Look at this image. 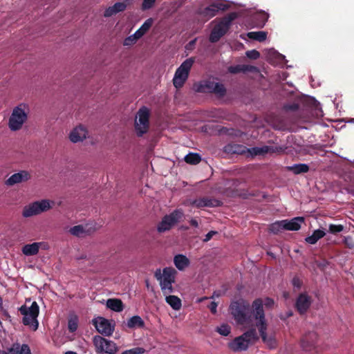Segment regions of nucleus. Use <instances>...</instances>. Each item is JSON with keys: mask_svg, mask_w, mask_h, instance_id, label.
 Wrapping results in <instances>:
<instances>
[{"mask_svg": "<svg viewBox=\"0 0 354 354\" xmlns=\"http://www.w3.org/2000/svg\"><path fill=\"white\" fill-rule=\"evenodd\" d=\"M165 300L174 310H177L181 308V300L177 296H167Z\"/></svg>", "mask_w": 354, "mask_h": 354, "instance_id": "obj_29", "label": "nucleus"}, {"mask_svg": "<svg viewBox=\"0 0 354 354\" xmlns=\"http://www.w3.org/2000/svg\"><path fill=\"white\" fill-rule=\"evenodd\" d=\"M283 221H285L283 228L286 230L297 231L300 229L301 223L304 221V218L298 216L290 220H283Z\"/></svg>", "mask_w": 354, "mask_h": 354, "instance_id": "obj_20", "label": "nucleus"}, {"mask_svg": "<svg viewBox=\"0 0 354 354\" xmlns=\"http://www.w3.org/2000/svg\"><path fill=\"white\" fill-rule=\"evenodd\" d=\"M243 337L247 340V342L250 344L259 339L257 330L255 328H250V330L245 332L241 335Z\"/></svg>", "mask_w": 354, "mask_h": 354, "instance_id": "obj_31", "label": "nucleus"}, {"mask_svg": "<svg viewBox=\"0 0 354 354\" xmlns=\"http://www.w3.org/2000/svg\"><path fill=\"white\" fill-rule=\"evenodd\" d=\"M216 308H217V304L215 301L211 302V304L209 306V308L213 314H216Z\"/></svg>", "mask_w": 354, "mask_h": 354, "instance_id": "obj_52", "label": "nucleus"}, {"mask_svg": "<svg viewBox=\"0 0 354 354\" xmlns=\"http://www.w3.org/2000/svg\"><path fill=\"white\" fill-rule=\"evenodd\" d=\"M146 286H147V287L149 288V283L148 280H146Z\"/></svg>", "mask_w": 354, "mask_h": 354, "instance_id": "obj_57", "label": "nucleus"}, {"mask_svg": "<svg viewBox=\"0 0 354 354\" xmlns=\"http://www.w3.org/2000/svg\"><path fill=\"white\" fill-rule=\"evenodd\" d=\"M194 63V58L190 57L185 59L176 69L173 78L174 86L176 88L183 87L188 79L189 71Z\"/></svg>", "mask_w": 354, "mask_h": 354, "instance_id": "obj_6", "label": "nucleus"}, {"mask_svg": "<svg viewBox=\"0 0 354 354\" xmlns=\"http://www.w3.org/2000/svg\"><path fill=\"white\" fill-rule=\"evenodd\" d=\"M252 150L255 155H260V154H263L264 153L268 152V147H261V148L254 147V148H252Z\"/></svg>", "mask_w": 354, "mask_h": 354, "instance_id": "obj_49", "label": "nucleus"}, {"mask_svg": "<svg viewBox=\"0 0 354 354\" xmlns=\"http://www.w3.org/2000/svg\"><path fill=\"white\" fill-rule=\"evenodd\" d=\"M195 91L203 93H214L219 97H223L226 94V89L223 84L206 80L194 85Z\"/></svg>", "mask_w": 354, "mask_h": 354, "instance_id": "obj_8", "label": "nucleus"}, {"mask_svg": "<svg viewBox=\"0 0 354 354\" xmlns=\"http://www.w3.org/2000/svg\"><path fill=\"white\" fill-rule=\"evenodd\" d=\"M70 232L73 235L80 236L84 232V230L82 225H75V226L71 227L70 229Z\"/></svg>", "mask_w": 354, "mask_h": 354, "instance_id": "obj_42", "label": "nucleus"}, {"mask_svg": "<svg viewBox=\"0 0 354 354\" xmlns=\"http://www.w3.org/2000/svg\"><path fill=\"white\" fill-rule=\"evenodd\" d=\"M216 14L217 12L215 8L212 7V3H211L209 6L204 8L201 12V15H202L203 17L205 18L206 21L216 16Z\"/></svg>", "mask_w": 354, "mask_h": 354, "instance_id": "obj_33", "label": "nucleus"}, {"mask_svg": "<svg viewBox=\"0 0 354 354\" xmlns=\"http://www.w3.org/2000/svg\"><path fill=\"white\" fill-rule=\"evenodd\" d=\"M184 214L181 209H175L169 214L164 216L161 221L157 225V231L159 233H163L170 230L174 227L183 217Z\"/></svg>", "mask_w": 354, "mask_h": 354, "instance_id": "obj_7", "label": "nucleus"}, {"mask_svg": "<svg viewBox=\"0 0 354 354\" xmlns=\"http://www.w3.org/2000/svg\"><path fill=\"white\" fill-rule=\"evenodd\" d=\"M174 263L179 270H184L190 264L189 259L183 254H176L174 258Z\"/></svg>", "mask_w": 354, "mask_h": 354, "instance_id": "obj_22", "label": "nucleus"}, {"mask_svg": "<svg viewBox=\"0 0 354 354\" xmlns=\"http://www.w3.org/2000/svg\"><path fill=\"white\" fill-rule=\"evenodd\" d=\"M106 307L113 311L120 313L124 309V304L120 299H109L106 301Z\"/></svg>", "mask_w": 354, "mask_h": 354, "instance_id": "obj_24", "label": "nucleus"}, {"mask_svg": "<svg viewBox=\"0 0 354 354\" xmlns=\"http://www.w3.org/2000/svg\"><path fill=\"white\" fill-rule=\"evenodd\" d=\"M212 7H214L216 12H218L219 10H226L229 8V6L225 3L224 0H216L212 3Z\"/></svg>", "mask_w": 354, "mask_h": 354, "instance_id": "obj_37", "label": "nucleus"}, {"mask_svg": "<svg viewBox=\"0 0 354 354\" xmlns=\"http://www.w3.org/2000/svg\"><path fill=\"white\" fill-rule=\"evenodd\" d=\"M50 208L51 205L48 200L35 201L24 207L22 215L28 218L46 212Z\"/></svg>", "mask_w": 354, "mask_h": 354, "instance_id": "obj_10", "label": "nucleus"}, {"mask_svg": "<svg viewBox=\"0 0 354 354\" xmlns=\"http://www.w3.org/2000/svg\"><path fill=\"white\" fill-rule=\"evenodd\" d=\"M301 105L311 109H317L319 106V103L313 97H304L292 103L285 104L283 106V109L286 112H299Z\"/></svg>", "mask_w": 354, "mask_h": 354, "instance_id": "obj_11", "label": "nucleus"}, {"mask_svg": "<svg viewBox=\"0 0 354 354\" xmlns=\"http://www.w3.org/2000/svg\"><path fill=\"white\" fill-rule=\"evenodd\" d=\"M284 222L285 221L282 220L272 223L269 227V230L275 234L279 233L281 230H285L283 228Z\"/></svg>", "mask_w": 354, "mask_h": 354, "instance_id": "obj_36", "label": "nucleus"}, {"mask_svg": "<svg viewBox=\"0 0 354 354\" xmlns=\"http://www.w3.org/2000/svg\"><path fill=\"white\" fill-rule=\"evenodd\" d=\"M153 24L152 19H147L143 24L138 29L135 33L134 37L140 39L151 28Z\"/></svg>", "mask_w": 354, "mask_h": 354, "instance_id": "obj_25", "label": "nucleus"}, {"mask_svg": "<svg viewBox=\"0 0 354 354\" xmlns=\"http://www.w3.org/2000/svg\"><path fill=\"white\" fill-rule=\"evenodd\" d=\"M245 54L251 59H257L260 57V53L257 50H248Z\"/></svg>", "mask_w": 354, "mask_h": 354, "instance_id": "obj_43", "label": "nucleus"}, {"mask_svg": "<svg viewBox=\"0 0 354 354\" xmlns=\"http://www.w3.org/2000/svg\"><path fill=\"white\" fill-rule=\"evenodd\" d=\"M93 342L97 353L115 354L118 351V347L114 342L100 335L94 336Z\"/></svg>", "mask_w": 354, "mask_h": 354, "instance_id": "obj_12", "label": "nucleus"}, {"mask_svg": "<svg viewBox=\"0 0 354 354\" xmlns=\"http://www.w3.org/2000/svg\"><path fill=\"white\" fill-rule=\"evenodd\" d=\"M26 105L21 104L15 107L8 120V127L11 131H16L21 129L28 119Z\"/></svg>", "mask_w": 354, "mask_h": 354, "instance_id": "obj_5", "label": "nucleus"}, {"mask_svg": "<svg viewBox=\"0 0 354 354\" xmlns=\"http://www.w3.org/2000/svg\"><path fill=\"white\" fill-rule=\"evenodd\" d=\"M113 8L117 13L124 11L127 8V4L124 2H117L113 6Z\"/></svg>", "mask_w": 354, "mask_h": 354, "instance_id": "obj_44", "label": "nucleus"}, {"mask_svg": "<svg viewBox=\"0 0 354 354\" xmlns=\"http://www.w3.org/2000/svg\"><path fill=\"white\" fill-rule=\"evenodd\" d=\"M24 315L22 322L25 326H32L33 330H36L39 326L37 317L39 313V307L36 301H33L30 307L21 306L19 309Z\"/></svg>", "mask_w": 354, "mask_h": 354, "instance_id": "obj_4", "label": "nucleus"}, {"mask_svg": "<svg viewBox=\"0 0 354 354\" xmlns=\"http://www.w3.org/2000/svg\"><path fill=\"white\" fill-rule=\"evenodd\" d=\"M189 223L192 226L194 227H198V222L196 219L195 218H192L189 221Z\"/></svg>", "mask_w": 354, "mask_h": 354, "instance_id": "obj_53", "label": "nucleus"}, {"mask_svg": "<svg viewBox=\"0 0 354 354\" xmlns=\"http://www.w3.org/2000/svg\"><path fill=\"white\" fill-rule=\"evenodd\" d=\"M42 243L35 242L31 244H26L22 248V252L26 256H33L38 253L39 247Z\"/></svg>", "mask_w": 354, "mask_h": 354, "instance_id": "obj_23", "label": "nucleus"}, {"mask_svg": "<svg viewBox=\"0 0 354 354\" xmlns=\"http://www.w3.org/2000/svg\"><path fill=\"white\" fill-rule=\"evenodd\" d=\"M249 39L262 42L267 38V33L263 31L249 32L247 34Z\"/></svg>", "mask_w": 354, "mask_h": 354, "instance_id": "obj_32", "label": "nucleus"}, {"mask_svg": "<svg viewBox=\"0 0 354 354\" xmlns=\"http://www.w3.org/2000/svg\"><path fill=\"white\" fill-rule=\"evenodd\" d=\"M117 14L115 10L113 8V6H110L108 8H106L104 11V16L105 17H109L114 15Z\"/></svg>", "mask_w": 354, "mask_h": 354, "instance_id": "obj_48", "label": "nucleus"}, {"mask_svg": "<svg viewBox=\"0 0 354 354\" xmlns=\"http://www.w3.org/2000/svg\"><path fill=\"white\" fill-rule=\"evenodd\" d=\"M0 354H8V352H6L5 351L0 350Z\"/></svg>", "mask_w": 354, "mask_h": 354, "instance_id": "obj_56", "label": "nucleus"}, {"mask_svg": "<svg viewBox=\"0 0 354 354\" xmlns=\"http://www.w3.org/2000/svg\"><path fill=\"white\" fill-rule=\"evenodd\" d=\"M176 274L177 271L172 267L163 268L162 272L160 268L155 271L154 277L159 281L161 290L164 294L173 292L172 283L175 282Z\"/></svg>", "mask_w": 354, "mask_h": 354, "instance_id": "obj_2", "label": "nucleus"}, {"mask_svg": "<svg viewBox=\"0 0 354 354\" xmlns=\"http://www.w3.org/2000/svg\"><path fill=\"white\" fill-rule=\"evenodd\" d=\"M238 17V13L232 12L225 17L214 26L209 35V39L212 43H216L224 36L231 26L232 22Z\"/></svg>", "mask_w": 354, "mask_h": 354, "instance_id": "obj_3", "label": "nucleus"}, {"mask_svg": "<svg viewBox=\"0 0 354 354\" xmlns=\"http://www.w3.org/2000/svg\"><path fill=\"white\" fill-rule=\"evenodd\" d=\"M292 283L295 288L299 289L301 287L302 281L297 277H295L292 280Z\"/></svg>", "mask_w": 354, "mask_h": 354, "instance_id": "obj_50", "label": "nucleus"}, {"mask_svg": "<svg viewBox=\"0 0 354 354\" xmlns=\"http://www.w3.org/2000/svg\"><path fill=\"white\" fill-rule=\"evenodd\" d=\"M249 344L242 335L239 336L234 339L233 341L229 343V348L233 351H245L248 349Z\"/></svg>", "mask_w": 354, "mask_h": 354, "instance_id": "obj_18", "label": "nucleus"}, {"mask_svg": "<svg viewBox=\"0 0 354 354\" xmlns=\"http://www.w3.org/2000/svg\"><path fill=\"white\" fill-rule=\"evenodd\" d=\"M317 340V334L314 331L306 333L301 339V346L306 351H312L315 348Z\"/></svg>", "mask_w": 354, "mask_h": 354, "instance_id": "obj_15", "label": "nucleus"}, {"mask_svg": "<svg viewBox=\"0 0 354 354\" xmlns=\"http://www.w3.org/2000/svg\"><path fill=\"white\" fill-rule=\"evenodd\" d=\"M79 319L76 315H71L68 319V328L71 333H74L78 328Z\"/></svg>", "mask_w": 354, "mask_h": 354, "instance_id": "obj_34", "label": "nucleus"}, {"mask_svg": "<svg viewBox=\"0 0 354 354\" xmlns=\"http://www.w3.org/2000/svg\"><path fill=\"white\" fill-rule=\"evenodd\" d=\"M232 315L237 323L244 324L252 321V318L257 320L262 341L270 347L273 348L276 345V341L272 337H268L266 334L267 324L263 307V301L261 299H255L252 303V308L248 302L244 300L233 301L230 304Z\"/></svg>", "mask_w": 354, "mask_h": 354, "instance_id": "obj_1", "label": "nucleus"}, {"mask_svg": "<svg viewBox=\"0 0 354 354\" xmlns=\"http://www.w3.org/2000/svg\"><path fill=\"white\" fill-rule=\"evenodd\" d=\"M185 161L190 165H197L201 160V156L197 153H189L185 156Z\"/></svg>", "mask_w": 354, "mask_h": 354, "instance_id": "obj_35", "label": "nucleus"}, {"mask_svg": "<svg viewBox=\"0 0 354 354\" xmlns=\"http://www.w3.org/2000/svg\"><path fill=\"white\" fill-rule=\"evenodd\" d=\"M344 243L345 244L346 247L349 249L354 248V241L349 236L344 237Z\"/></svg>", "mask_w": 354, "mask_h": 354, "instance_id": "obj_47", "label": "nucleus"}, {"mask_svg": "<svg viewBox=\"0 0 354 354\" xmlns=\"http://www.w3.org/2000/svg\"><path fill=\"white\" fill-rule=\"evenodd\" d=\"M127 325L129 328H142L145 326V322L140 316L134 315L127 321Z\"/></svg>", "mask_w": 354, "mask_h": 354, "instance_id": "obj_27", "label": "nucleus"}, {"mask_svg": "<svg viewBox=\"0 0 354 354\" xmlns=\"http://www.w3.org/2000/svg\"><path fill=\"white\" fill-rule=\"evenodd\" d=\"M292 315V313H288V316H291Z\"/></svg>", "mask_w": 354, "mask_h": 354, "instance_id": "obj_58", "label": "nucleus"}, {"mask_svg": "<svg viewBox=\"0 0 354 354\" xmlns=\"http://www.w3.org/2000/svg\"><path fill=\"white\" fill-rule=\"evenodd\" d=\"M156 0H143L142 4V10H148L153 7Z\"/></svg>", "mask_w": 354, "mask_h": 354, "instance_id": "obj_46", "label": "nucleus"}, {"mask_svg": "<svg viewBox=\"0 0 354 354\" xmlns=\"http://www.w3.org/2000/svg\"><path fill=\"white\" fill-rule=\"evenodd\" d=\"M228 72L232 74H236L241 72L257 73L259 69L257 66L246 64H238L236 66H230L228 67Z\"/></svg>", "mask_w": 354, "mask_h": 354, "instance_id": "obj_19", "label": "nucleus"}, {"mask_svg": "<svg viewBox=\"0 0 354 354\" xmlns=\"http://www.w3.org/2000/svg\"><path fill=\"white\" fill-rule=\"evenodd\" d=\"M326 233L322 230H316L313 234L306 238V241L309 244H315L318 240L323 238Z\"/></svg>", "mask_w": 354, "mask_h": 354, "instance_id": "obj_28", "label": "nucleus"}, {"mask_svg": "<svg viewBox=\"0 0 354 354\" xmlns=\"http://www.w3.org/2000/svg\"><path fill=\"white\" fill-rule=\"evenodd\" d=\"M312 301L310 297L307 294L301 293L296 301L295 306L298 312L301 314H305L311 305Z\"/></svg>", "mask_w": 354, "mask_h": 354, "instance_id": "obj_17", "label": "nucleus"}, {"mask_svg": "<svg viewBox=\"0 0 354 354\" xmlns=\"http://www.w3.org/2000/svg\"><path fill=\"white\" fill-rule=\"evenodd\" d=\"M218 234V232L216 231H209L206 235H205V239H203V241L204 242H207L209 241L212 237L214 235Z\"/></svg>", "mask_w": 354, "mask_h": 354, "instance_id": "obj_51", "label": "nucleus"}, {"mask_svg": "<svg viewBox=\"0 0 354 354\" xmlns=\"http://www.w3.org/2000/svg\"><path fill=\"white\" fill-rule=\"evenodd\" d=\"M274 304V301L273 299H270V298H267L266 299V303H265V305L266 306H271Z\"/></svg>", "mask_w": 354, "mask_h": 354, "instance_id": "obj_54", "label": "nucleus"}, {"mask_svg": "<svg viewBox=\"0 0 354 354\" xmlns=\"http://www.w3.org/2000/svg\"><path fill=\"white\" fill-rule=\"evenodd\" d=\"M30 177L31 176L28 171L21 170L12 174L5 181V184L8 186H13L15 184L28 181Z\"/></svg>", "mask_w": 354, "mask_h": 354, "instance_id": "obj_16", "label": "nucleus"}, {"mask_svg": "<svg viewBox=\"0 0 354 354\" xmlns=\"http://www.w3.org/2000/svg\"><path fill=\"white\" fill-rule=\"evenodd\" d=\"M139 39L134 37V34L127 37L124 41V46H131L134 44Z\"/></svg>", "mask_w": 354, "mask_h": 354, "instance_id": "obj_45", "label": "nucleus"}, {"mask_svg": "<svg viewBox=\"0 0 354 354\" xmlns=\"http://www.w3.org/2000/svg\"><path fill=\"white\" fill-rule=\"evenodd\" d=\"M287 169L295 174H300L307 173L309 171V166L304 163L295 164L287 167Z\"/></svg>", "mask_w": 354, "mask_h": 354, "instance_id": "obj_26", "label": "nucleus"}, {"mask_svg": "<svg viewBox=\"0 0 354 354\" xmlns=\"http://www.w3.org/2000/svg\"><path fill=\"white\" fill-rule=\"evenodd\" d=\"M93 325L95 327L97 331L102 335L111 336L114 330V326L111 325L109 320L99 317L92 320Z\"/></svg>", "mask_w": 354, "mask_h": 354, "instance_id": "obj_13", "label": "nucleus"}, {"mask_svg": "<svg viewBox=\"0 0 354 354\" xmlns=\"http://www.w3.org/2000/svg\"><path fill=\"white\" fill-rule=\"evenodd\" d=\"M24 348V344L20 345L19 343H15L8 349V354H23L22 349Z\"/></svg>", "mask_w": 354, "mask_h": 354, "instance_id": "obj_38", "label": "nucleus"}, {"mask_svg": "<svg viewBox=\"0 0 354 354\" xmlns=\"http://www.w3.org/2000/svg\"><path fill=\"white\" fill-rule=\"evenodd\" d=\"M86 131L83 126L75 128L70 133L69 138L72 142H77L86 138Z\"/></svg>", "mask_w": 354, "mask_h": 354, "instance_id": "obj_21", "label": "nucleus"}, {"mask_svg": "<svg viewBox=\"0 0 354 354\" xmlns=\"http://www.w3.org/2000/svg\"><path fill=\"white\" fill-rule=\"evenodd\" d=\"M190 205L198 208L205 207H221L223 205V202L216 198L202 197L191 201Z\"/></svg>", "mask_w": 354, "mask_h": 354, "instance_id": "obj_14", "label": "nucleus"}, {"mask_svg": "<svg viewBox=\"0 0 354 354\" xmlns=\"http://www.w3.org/2000/svg\"><path fill=\"white\" fill-rule=\"evenodd\" d=\"M138 120L135 121V130L138 136L141 137L146 133L149 129V111L143 106L137 113Z\"/></svg>", "mask_w": 354, "mask_h": 354, "instance_id": "obj_9", "label": "nucleus"}, {"mask_svg": "<svg viewBox=\"0 0 354 354\" xmlns=\"http://www.w3.org/2000/svg\"><path fill=\"white\" fill-rule=\"evenodd\" d=\"M64 354H77V353L75 352H73V351H67Z\"/></svg>", "mask_w": 354, "mask_h": 354, "instance_id": "obj_55", "label": "nucleus"}, {"mask_svg": "<svg viewBox=\"0 0 354 354\" xmlns=\"http://www.w3.org/2000/svg\"><path fill=\"white\" fill-rule=\"evenodd\" d=\"M268 15L265 12L258 13L253 16V19L258 20V25L263 26L268 20Z\"/></svg>", "mask_w": 354, "mask_h": 354, "instance_id": "obj_39", "label": "nucleus"}, {"mask_svg": "<svg viewBox=\"0 0 354 354\" xmlns=\"http://www.w3.org/2000/svg\"><path fill=\"white\" fill-rule=\"evenodd\" d=\"M245 149V147L237 144H228L225 147V151L232 153H242Z\"/></svg>", "mask_w": 354, "mask_h": 354, "instance_id": "obj_30", "label": "nucleus"}, {"mask_svg": "<svg viewBox=\"0 0 354 354\" xmlns=\"http://www.w3.org/2000/svg\"><path fill=\"white\" fill-rule=\"evenodd\" d=\"M344 225H335V224H330L328 226V232L331 234H336L339 232H341L344 230Z\"/></svg>", "mask_w": 354, "mask_h": 354, "instance_id": "obj_40", "label": "nucleus"}, {"mask_svg": "<svg viewBox=\"0 0 354 354\" xmlns=\"http://www.w3.org/2000/svg\"><path fill=\"white\" fill-rule=\"evenodd\" d=\"M230 326L227 324H222L216 328V331L223 336H227L230 333Z\"/></svg>", "mask_w": 354, "mask_h": 354, "instance_id": "obj_41", "label": "nucleus"}]
</instances>
